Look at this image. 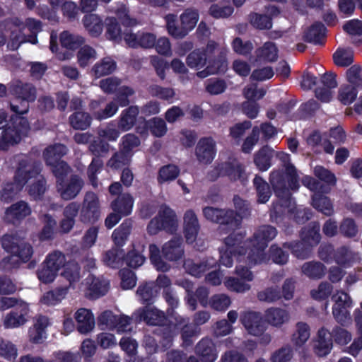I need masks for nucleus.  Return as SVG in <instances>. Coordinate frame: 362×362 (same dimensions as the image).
I'll use <instances>...</instances> for the list:
<instances>
[{"mask_svg": "<svg viewBox=\"0 0 362 362\" xmlns=\"http://www.w3.org/2000/svg\"><path fill=\"white\" fill-rule=\"evenodd\" d=\"M230 230L229 228L227 230ZM231 230L230 233L224 238V243L228 249L233 250L234 255L244 256L247 255V258L250 265L267 263L271 257V248H269V243L271 240L272 228L269 226H263L259 228L253 235L248 238L243 245L239 244L243 240L245 235L241 232H235Z\"/></svg>", "mask_w": 362, "mask_h": 362, "instance_id": "1", "label": "nucleus"}, {"mask_svg": "<svg viewBox=\"0 0 362 362\" xmlns=\"http://www.w3.org/2000/svg\"><path fill=\"white\" fill-rule=\"evenodd\" d=\"M275 157L281 162V168L273 170V192L279 201L273 202V216H277V207L285 211L291 204L292 192L300 188V177L295 165L291 162L290 154L284 151L275 152Z\"/></svg>", "mask_w": 362, "mask_h": 362, "instance_id": "2", "label": "nucleus"}, {"mask_svg": "<svg viewBox=\"0 0 362 362\" xmlns=\"http://www.w3.org/2000/svg\"><path fill=\"white\" fill-rule=\"evenodd\" d=\"M164 19L168 33L175 39H182L194 29L199 19V13L194 8L185 9L180 15V25L177 24V16L174 13L167 14Z\"/></svg>", "mask_w": 362, "mask_h": 362, "instance_id": "3", "label": "nucleus"}, {"mask_svg": "<svg viewBox=\"0 0 362 362\" xmlns=\"http://www.w3.org/2000/svg\"><path fill=\"white\" fill-rule=\"evenodd\" d=\"M202 214L207 221L220 224V233H225L227 228L236 230L241 226V218L233 209L205 206L202 209Z\"/></svg>", "mask_w": 362, "mask_h": 362, "instance_id": "4", "label": "nucleus"}, {"mask_svg": "<svg viewBox=\"0 0 362 362\" xmlns=\"http://www.w3.org/2000/svg\"><path fill=\"white\" fill-rule=\"evenodd\" d=\"M29 129V122L25 117L11 116L8 126L4 129L0 136V151H6L10 146L20 142L21 136L26 134Z\"/></svg>", "mask_w": 362, "mask_h": 362, "instance_id": "5", "label": "nucleus"}, {"mask_svg": "<svg viewBox=\"0 0 362 362\" xmlns=\"http://www.w3.org/2000/svg\"><path fill=\"white\" fill-rule=\"evenodd\" d=\"M177 227L178 219L175 212L163 204L160 206L158 215L149 222L147 230L150 235H156L161 230L174 233Z\"/></svg>", "mask_w": 362, "mask_h": 362, "instance_id": "6", "label": "nucleus"}, {"mask_svg": "<svg viewBox=\"0 0 362 362\" xmlns=\"http://www.w3.org/2000/svg\"><path fill=\"white\" fill-rule=\"evenodd\" d=\"M1 245L7 252L18 257L22 262H28L33 254L31 245L17 235H4Z\"/></svg>", "mask_w": 362, "mask_h": 362, "instance_id": "7", "label": "nucleus"}, {"mask_svg": "<svg viewBox=\"0 0 362 362\" xmlns=\"http://www.w3.org/2000/svg\"><path fill=\"white\" fill-rule=\"evenodd\" d=\"M220 176H227L233 181L240 180L244 182L246 179L244 167L236 159L219 163L208 173V177L212 181L217 180Z\"/></svg>", "mask_w": 362, "mask_h": 362, "instance_id": "8", "label": "nucleus"}, {"mask_svg": "<svg viewBox=\"0 0 362 362\" xmlns=\"http://www.w3.org/2000/svg\"><path fill=\"white\" fill-rule=\"evenodd\" d=\"M101 207L99 197L93 192H86L79 213V220L83 223H94L100 217Z\"/></svg>", "mask_w": 362, "mask_h": 362, "instance_id": "9", "label": "nucleus"}, {"mask_svg": "<svg viewBox=\"0 0 362 362\" xmlns=\"http://www.w3.org/2000/svg\"><path fill=\"white\" fill-rule=\"evenodd\" d=\"M240 320L247 332L256 337L262 335L269 325V320L265 319L261 313L253 310L242 313Z\"/></svg>", "mask_w": 362, "mask_h": 362, "instance_id": "10", "label": "nucleus"}, {"mask_svg": "<svg viewBox=\"0 0 362 362\" xmlns=\"http://www.w3.org/2000/svg\"><path fill=\"white\" fill-rule=\"evenodd\" d=\"M41 171L42 164L40 161L23 158L18 162L13 179L24 187L30 180L39 175Z\"/></svg>", "mask_w": 362, "mask_h": 362, "instance_id": "11", "label": "nucleus"}, {"mask_svg": "<svg viewBox=\"0 0 362 362\" xmlns=\"http://www.w3.org/2000/svg\"><path fill=\"white\" fill-rule=\"evenodd\" d=\"M84 186L83 180L78 175H72L67 182L64 184L63 180H57V191L64 200H71L76 198Z\"/></svg>", "mask_w": 362, "mask_h": 362, "instance_id": "12", "label": "nucleus"}, {"mask_svg": "<svg viewBox=\"0 0 362 362\" xmlns=\"http://www.w3.org/2000/svg\"><path fill=\"white\" fill-rule=\"evenodd\" d=\"M133 318L136 322L144 321L146 324L153 326H160L166 320L165 313L152 306H145L137 309L133 313Z\"/></svg>", "mask_w": 362, "mask_h": 362, "instance_id": "13", "label": "nucleus"}, {"mask_svg": "<svg viewBox=\"0 0 362 362\" xmlns=\"http://www.w3.org/2000/svg\"><path fill=\"white\" fill-rule=\"evenodd\" d=\"M32 214L30 205L25 201L20 200L6 209L4 218L13 224L21 223Z\"/></svg>", "mask_w": 362, "mask_h": 362, "instance_id": "14", "label": "nucleus"}, {"mask_svg": "<svg viewBox=\"0 0 362 362\" xmlns=\"http://www.w3.org/2000/svg\"><path fill=\"white\" fill-rule=\"evenodd\" d=\"M216 153V142L211 137L201 139L196 146L195 155L198 161L203 164H209L214 160Z\"/></svg>", "mask_w": 362, "mask_h": 362, "instance_id": "15", "label": "nucleus"}, {"mask_svg": "<svg viewBox=\"0 0 362 362\" xmlns=\"http://www.w3.org/2000/svg\"><path fill=\"white\" fill-rule=\"evenodd\" d=\"M199 229L200 224L197 214L192 209L187 210L183 216V230L186 241L189 243H194Z\"/></svg>", "mask_w": 362, "mask_h": 362, "instance_id": "16", "label": "nucleus"}, {"mask_svg": "<svg viewBox=\"0 0 362 362\" xmlns=\"http://www.w3.org/2000/svg\"><path fill=\"white\" fill-rule=\"evenodd\" d=\"M194 353L202 362H214L218 358L215 344L207 337L203 338L196 344Z\"/></svg>", "mask_w": 362, "mask_h": 362, "instance_id": "17", "label": "nucleus"}, {"mask_svg": "<svg viewBox=\"0 0 362 362\" xmlns=\"http://www.w3.org/2000/svg\"><path fill=\"white\" fill-rule=\"evenodd\" d=\"M327 29L320 21L314 22L305 30L303 39L305 42L315 45H324Z\"/></svg>", "mask_w": 362, "mask_h": 362, "instance_id": "18", "label": "nucleus"}, {"mask_svg": "<svg viewBox=\"0 0 362 362\" xmlns=\"http://www.w3.org/2000/svg\"><path fill=\"white\" fill-rule=\"evenodd\" d=\"M10 91L17 100H22L28 103L35 101L37 98L35 87L31 83L20 81H15L11 85Z\"/></svg>", "mask_w": 362, "mask_h": 362, "instance_id": "19", "label": "nucleus"}, {"mask_svg": "<svg viewBox=\"0 0 362 362\" xmlns=\"http://www.w3.org/2000/svg\"><path fill=\"white\" fill-rule=\"evenodd\" d=\"M333 347V337L330 332L325 327L320 328L317 333L316 344L314 347L315 353L318 356H326Z\"/></svg>", "mask_w": 362, "mask_h": 362, "instance_id": "20", "label": "nucleus"}, {"mask_svg": "<svg viewBox=\"0 0 362 362\" xmlns=\"http://www.w3.org/2000/svg\"><path fill=\"white\" fill-rule=\"evenodd\" d=\"M29 312L28 305L21 303V306L16 308L8 313L4 320L6 328H16L23 325L27 322L26 316Z\"/></svg>", "mask_w": 362, "mask_h": 362, "instance_id": "21", "label": "nucleus"}, {"mask_svg": "<svg viewBox=\"0 0 362 362\" xmlns=\"http://www.w3.org/2000/svg\"><path fill=\"white\" fill-rule=\"evenodd\" d=\"M184 255L182 238L175 236L162 247V255L169 261H177Z\"/></svg>", "mask_w": 362, "mask_h": 362, "instance_id": "22", "label": "nucleus"}, {"mask_svg": "<svg viewBox=\"0 0 362 362\" xmlns=\"http://www.w3.org/2000/svg\"><path fill=\"white\" fill-rule=\"evenodd\" d=\"M320 225L319 222H310L301 228L299 236L300 239L311 249L317 246L321 240Z\"/></svg>", "mask_w": 362, "mask_h": 362, "instance_id": "23", "label": "nucleus"}, {"mask_svg": "<svg viewBox=\"0 0 362 362\" xmlns=\"http://www.w3.org/2000/svg\"><path fill=\"white\" fill-rule=\"evenodd\" d=\"M86 280L88 285L86 296L89 298H98L105 296L109 291L110 282L107 279L96 278L91 275Z\"/></svg>", "mask_w": 362, "mask_h": 362, "instance_id": "24", "label": "nucleus"}, {"mask_svg": "<svg viewBox=\"0 0 362 362\" xmlns=\"http://www.w3.org/2000/svg\"><path fill=\"white\" fill-rule=\"evenodd\" d=\"M77 329L81 334H87L95 327V317L90 310L80 308L74 314Z\"/></svg>", "mask_w": 362, "mask_h": 362, "instance_id": "25", "label": "nucleus"}, {"mask_svg": "<svg viewBox=\"0 0 362 362\" xmlns=\"http://www.w3.org/2000/svg\"><path fill=\"white\" fill-rule=\"evenodd\" d=\"M216 264V261L213 258L197 262L189 259L185 260L184 267L187 273L199 277L206 270L212 268Z\"/></svg>", "mask_w": 362, "mask_h": 362, "instance_id": "26", "label": "nucleus"}, {"mask_svg": "<svg viewBox=\"0 0 362 362\" xmlns=\"http://www.w3.org/2000/svg\"><path fill=\"white\" fill-rule=\"evenodd\" d=\"M139 113V109L136 105H132L124 110L118 121L119 129L123 132L130 130L134 126Z\"/></svg>", "mask_w": 362, "mask_h": 362, "instance_id": "27", "label": "nucleus"}, {"mask_svg": "<svg viewBox=\"0 0 362 362\" xmlns=\"http://www.w3.org/2000/svg\"><path fill=\"white\" fill-rule=\"evenodd\" d=\"M68 148L62 144H56L47 147L43 153L42 157L46 165H54L60 161V158L68 153Z\"/></svg>", "mask_w": 362, "mask_h": 362, "instance_id": "28", "label": "nucleus"}, {"mask_svg": "<svg viewBox=\"0 0 362 362\" xmlns=\"http://www.w3.org/2000/svg\"><path fill=\"white\" fill-rule=\"evenodd\" d=\"M134 205V199L128 193L122 194L111 203L113 211L122 216H127L131 214Z\"/></svg>", "mask_w": 362, "mask_h": 362, "instance_id": "29", "label": "nucleus"}, {"mask_svg": "<svg viewBox=\"0 0 362 362\" xmlns=\"http://www.w3.org/2000/svg\"><path fill=\"white\" fill-rule=\"evenodd\" d=\"M82 23L86 30L92 37H97L103 33V20L97 14L85 15L82 19Z\"/></svg>", "mask_w": 362, "mask_h": 362, "instance_id": "30", "label": "nucleus"}, {"mask_svg": "<svg viewBox=\"0 0 362 362\" xmlns=\"http://www.w3.org/2000/svg\"><path fill=\"white\" fill-rule=\"evenodd\" d=\"M283 247L288 249L291 254L298 259H308L312 252L310 248L301 239L292 242H286L283 244Z\"/></svg>", "mask_w": 362, "mask_h": 362, "instance_id": "31", "label": "nucleus"}, {"mask_svg": "<svg viewBox=\"0 0 362 362\" xmlns=\"http://www.w3.org/2000/svg\"><path fill=\"white\" fill-rule=\"evenodd\" d=\"M68 291L69 287H58L49 291L42 296L40 303L48 306L55 305L65 298Z\"/></svg>", "mask_w": 362, "mask_h": 362, "instance_id": "32", "label": "nucleus"}, {"mask_svg": "<svg viewBox=\"0 0 362 362\" xmlns=\"http://www.w3.org/2000/svg\"><path fill=\"white\" fill-rule=\"evenodd\" d=\"M312 206L325 216H330L334 214L332 202L325 194H313L312 196Z\"/></svg>", "mask_w": 362, "mask_h": 362, "instance_id": "33", "label": "nucleus"}, {"mask_svg": "<svg viewBox=\"0 0 362 362\" xmlns=\"http://www.w3.org/2000/svg\"><path fill=\"white\" fill-rule=\"evenodd\" d=\"M116 67V62L111 57H107L95 64L91 71L96 78H100L111 74Z\"/></svg>", "mask_w": 362, "mask_h": 362, "instance_id": "34", "label": "nucleus"}, {"mask_svg": "<svg viewBox=\"0 0 362 362\" xmlns=\"http://www.w3.org/2000/svg\"><path fill=\"white\" fill-rule=\"evenodd\" d=\"M24 187L17 181L8 182L2 185L0 200L5 203L11 202Z\"/></svg>", "mask_w": 362, "mask_h": 362, "instance_id": "35", "label": "nucleus"}, {"mask_svg": "<svg viewBox=\"0 0 362 362\" xmlns=\"http://www.w3.org/2000/svg\"><path fill=\"white\" fill-rule=\"evenodd\" d=\"M325 266L320 262H308L303 264V273L313 279H322L326 272Z\"/></svg>", "mask_w": 362, "mask_h": 362, "instance_id": "36", "label": "nucleus"}, {"mask_svg": "<svg viewBox=\"0 0 362 362\" xmlns=\"http://www.w3.org/2000/svg\"><path fill=\"white\" fill-rule=\"evenodd\" d=\"M92 118L88 112L77 111L69 117L70 125L75 129L85 130L91 124Z\"/></svg>", "mask_w": 362, "mask_h": 362, "instance_id": "37", "label": "nucleus"}, {"mask_svg": "<svg viewBox=\"0 0 362 362\" xmlns=\"http://www.w3.org/2000/svg\"><path fill=\"white\" fill-rule=\"evenodd\" d=\"M132 228V221L130 220H125L113 231L112 237L117 246H122L125 243L131 233Z\"/></svg>", "mask_w": 362, "mask_h": 362, "instance_id": "38", "label": "nucleus"}, {"mask_svg": "<svg viewBox=\"0 0 362 362\" xmlns=\"http://www.w3.org/2000/svg\"><path fill=\"white\" fill-rule=\"evenodd\" d=\"M61 276L69 282L70 286L78 282L81 278L80 267L74 261L67 262L63 267Z\"/></svg>", "mask_w": 362, "mask_h": 362, "instance_id": "39", "label": "nucleus"}, {"mask_svg": "<svg viewBox=\"0 0 362 362\" xmlns=\"http://www.w3.org/2000/svg\"><path fill=\"white\" fill-rule=\"evenodd\" d=\"M296 331L292 335V341L296 346H302L308 340L310 336L309 325L303 322H297Z\"/></svg>", "mask_w": 362, "mask_h": 362, "instance_id": "40", "label": "nucleus"}, {"mask_svg": "<svg viewBox=\"0 0 362 362\" xmlns=\"http://www.w3.org/2000/svg\"><path fill=\"white\" fill-rule=\"evenodd\" d=\"M271 148L265 145L255 155L254 161L257 167L262 171L268 170L271 165Z\"/></svg>", "mask_w": 362, "mask_h": 362, "instance_id": "41", "label": "nucleus"}, {"mask_svg": "<svg viewBox=\"0 0 362 362\" xmlns=\"http://www.w3.org/2000/svg\"><path fill=\"white\" fill-rule=\"evenodd\" d=\"M59 40L62 46L69 49H77L84 42V38L82 36L67 30L63 31L60 34Z\"/></svg>", "mask_w": 362, "mask_h": 362, "instance_id": "42", "label": "nucleus"}, {"mask_svg": "<svg viewBox=\"0 0 362 362\" xmlns=\"http://www.w3.org/2000/svg\"><path fill=\"white\" fill-rule=\"evenodd\" d=\"M157 294L158 291L153 282L139 286L136 291V296L142 303H152Z\"/></svg>", "mask_w": 362, "mask_h": 362, "instance_id": "43", "label": "nucleus"}, {"mask_svg": "<svg viewBox=\"0 0 362 362\" xmlns=\"http://www.w3.org/2000/svg\"><path fill=\"white\" fill-rule=\"evenodd\" d=\"M253 182L257 190V202L261 204L267 202L271 197L269 185L259 176H256Z\"/></svg>", "mask_w": 362, "mask_h": 362, "instance_id": "44", "label": "nucleus"}, {"mask_svg": "<svg viewBox=\"0 0 362 362\" xmlns=\"http://www.w3.org/2000/svg\"><path fill=\"white\" fill-rule=\"evenodd\" d=\"M206 53L202 49H197L190 52L186 59V63L192 69L199 70L206 64Z\"/></svg>", "mask_w": 362, "mask_h": 362, "instance_id": "45", "label": "nucleus"}, {"mask_svg": "<svg viewBox=\"0 0 362 362\" xmlns=\"http://www.w3.org/2000/svg\"><path fill=\"white\" fill-rule=\"evenodd\" d=\"M146 124L151 134L156 137H163L168 132L165 121L160 117H153L148 120Z\"/></svg>", "mask_w": 362, "mask_h": 362, "instance_id": "46", "label": "nucleus"}, {"mask_svg": "<svg viewBox=\"0 0 362 362\" xmlns=\"http://www.w3.org/2000/svg\"><path fill=\"white\" fill-rule=\"evenodd\" d=\"M346 77L349 86L356 89L362 90V68L354 64L350 66L346 72Z\"/></svg>", "mask_w": 362, "mask_h": 362, "instance_id": "47", "label": "nucleus"}, {"mask_svg": "<svg viewBox=\"0 0 362 362\" xmlns=\"http://www.w3.org/2000/svg\"><path fill=\"white\" fill-rule=\"evenodd\" d=\"M45 265L49 266L57 272L66 264L65 255L60 251H54L49 253L44 261Z\"/></svg>", "mask_w": 362, "mask_h": 362, "instance_id": "48", "label": "nucleus"}, {"mask_svg": "<svg viewBox=\"0 0 362 362\" xmlns=\"http://www.w3.org/2000/svg\"><path fill=\"white\" fill-rule=\"evenodd\" d=\"M358 89L349 85L341 86L339 90L338 99L344 105L351 104L357 98Z\"/></svg>", "mask_w": 362, "mask_h": 362, "instance_id": "49", "label": "nucleus"}, {"mask_svg": "<svg viewBox=\"0 0 362 362\" xmlns=\"http://www.w3.org/2000/svg\"><path fill=\"white\" fill-rule=\"evenodd\" d=\"M180 170L176 165H164L159 170L158 181L159 183L170 182L176 179L179 175Z\"/></svg>", "mask_w": 362, "mask_h": 362, "instance_id": "50", "label": "nucleus"}, {"mask_svg": "<svg viewBox=\"0 0 362 362\" xmlns=\"http://www.w3.org/2000/svg\"><path fill=\"white\" fill-rule=\"evenodd\" d=\"M148 92L153 97L164 100H170L175 95V91L172 88L152 85L148 88Z\"/></svg>", "mask_w": 362, "mask_h": 362, "instance_id": "51", "label": "nucleus"}, {"mask_svg": "<svg viewBox=\"0 0 362 362\" xmlns=\"http://www.w3.org/2000/svg\"><path fill=\"white\" fill-rule=\"evenodd\" d=\"M230 297L224 293L215 294L209 300L210 306L217 311H224L230 305Z\"/></svg>", "mask_w": 362, "mask_h": 362, "instance_id": "52", "label": "nucleus"}, {"mask_svg": "<svg viewBox=\"0 0 362 362\" xmlns=\"http://www.w3.org/2000/svg\"><path fill=\"white\" fill-rule=\"evenodd\" d=\"M117 315H115L113 312L110 310L103 311L98 317V325L102 326L103 329L115 330Z\"/></svg>", "mask_w": 362, "mask_h": 362, "instance_id": "53", "label": "nucleus"}, {"mask_svg": "<svg viewBox=\"0 0 362 362\" xmlns=\"http://www.w3.org/2000/svg\"><path fill=\"white\" fill-rule=\"evenodd\" d=\"M340 233L346 238H352L358 234V226L355 221L351 218H344L339 227Z\"/></svg>", "mask_w": 362, "mask_h": 362, "instance_id": "54", "label": "nucleus"}, {"mask_svg": "<svg viewBox=\"0 0 362 362\" xmlns=\"http://www.w3.org/2000/svg\"><path fill=\"white\" fill-rule=\"evenodd\" d=\"M96 57V51L88 45L81 47L77 54L78 62L82 67L86 66L90 61L95 59Z\"/></svg>", "mask_w": 362, "mask_h": 362, "instance_id": "55", "label": "nucleus"}, {"mask_svg": "<svg viewBox=\"0 0 362 362\" xmlns=\"http://www.w3.org/2000/svg\"><path fill=\"white\" fill-rule=\"evenodd\" d=\"M260 129L257 126L252 128L250 134L245 139L241 150L245 153H250L259 139Z\"/></svg>", "mask_w": 362, "mask_h": 362, "instance_id": "56", "label": "nucleus"}, {"mask_svg": "<svg viewBox=\"0 0 362 362\" xmlns=\"http://www.w3.org/2000/svg\"><path fill=\"white\" fill-rule=\"evenodd\" d=\"M234 11L233 6L223 5V4H215L211 6L209 13L215 18H226L230 16Z\"/></svg>", "mask_w": 362, "mask_h": 362, "instance_id": "57", "label": "nucleus"}, {"mask_svg": "<svg viewBox=\"0 0 362 362\" xmlns=\"http://www.w3.org/2000/svg\"><path fill=\"white\" fill-rule=\"evenodd\" d=\"M227 50L222 48L218 56L214 59L209 63V66L214 71V74L225 73L228 69V62L226 59Z\"/></svg>", "mask_w": 362, "mask_h": 362, "instance_id": "58", "label": "nucleus"}, {"mask_svg": "<svg viewBox=\"0 0 362 362\" xmlns=\"http://www.w3.org/2000/svg\"><path fill=\"white\" fill-rule=\"evenodd\" d=\"M250 23L254 27L258 29H269L272 27L271 13H252L250 15Z\"/></svg>", "mask_w": 362, "mask_h": 362, "instance_id": "59", "label": "nucleus"}, {"mask_svg": "<svg viewBox=\"0 0 362 362\" xmlns=\"http://www.w3.org/2000/svg\"><path fill=\"white\" fill-rule=\"evenodd\" d=\"M42 221L44 224L41 232V238L44 240L51 238L57 226L56 221L48 214L42 216Z\"/></svg>", "mask_w": 362, "mask_h": 362, "instance_id": "60", "label": "nucleus"}, {"mask_svg": "<svg viewBox=\"0 0 362 362\" xmlns=\"http://www.w3.org/2000/svg\"><path fill=\"white\" fill-rule=\"evenodd\" d=\"M103 165V163L100 158H93L88 168V177L94 188H97L98 186L97 173L102 169Z\"/></svg>", "mask_w": 362, "mask_h": 362, "instance_id": "61", "label": "nucleus"}, {"mask_svg": "<svg viewBox=\"0 0 362 362\" xmlns=\"http://www.w3.org/2000/svg\"><path fill=\"white\" fill-rule=\"evenodd\" d=\"M333 289V286L328 282H321L317 289H313L310 291L311 297L317 300H323L328 298Z\"/></svg>", "mask_w": 362, "mask_h": 362, "instance_id": "62", "label": "nucleus"}, {"mask_svg": "<svg viewBox=\"0 0 362 362\" xmlns=\"http://www.w3.org/2000/svg\"><path fill=\"white\" fill-rule=\"evenodd\" d=\"M46 191V180L41 177L36 182L29 186L28 194L34 199L42 198Z\"/></svg>", "mask_w": 362, "mask_h": 362, "instance_id": "63", "label": "nucleus"}, {"mask_svg": "<svg viewBox=\"0 0 362 362\" xmlns=\"http://www.w3.org/2000/svg\"><path fill=\"white\" fill-rule=\"evenodd\" d=\"M314 175L320 181L324 182L328 185H335L337 179L334 173L326 169L323 166L317 165L314 168Z\"/></svg>", "mask_w": 362, "mask_h": 362, "instance_id": "64", "label": "nucleus"}]
</instances>
